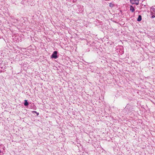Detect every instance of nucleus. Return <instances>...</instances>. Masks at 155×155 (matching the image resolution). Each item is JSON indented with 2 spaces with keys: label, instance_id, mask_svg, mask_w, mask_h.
I'll use <instances>...</instances> for the list:
<instances>
[{
  "label": "nucleus",
  "instance_id": "f257e3e1",
  "mask_svg": "<svg viewBox=\"0 0 155 155\" xmlns=\"http://www.w3.org/2000/svg\"><path fill=\"white\" fill-rule=\"evenodd\" d=\"M57 51H54L51 56V58L54 59H56L58 58L57 55Z\"/></svg>",
  "mask_w": 155,
  "mask_h": 155
},
{
  "label": "nucleus",
  "instance_id": "f03ea898",
  "mask_svg": "<svg viewBox=\"0 0 155 155\" xmlns=\"http://www.w3.org/2000/svg\"><path fill=\"white\" fill-rule=\"evenodd\" d=\"M151 15H153V14H155V6H152L150 8Z\"/></svg>",
  "mask_w": 155,
  "mask_h": 155
},
{
  "label": "nucleus",
  "instance_id": "7ed1b4c3",
  "mask_svg": "<svg viewBox=\"0 0 155 155\" xmlns=\"http://www.w3.org/2000/svg\"><path fill=\"white\" fill-rule=\"evenodd\" d=\"M131 3L133 4H136L137 5L139 4L138 0H130Z\"/></svg>",
  "mask_w": 155,
  "mask_h": 155
},
{
  "label": "nucleus",
  "instance_id": "20e7f679",
  "mask_svg": "<svg viewBox=\"0 0 155 155\" xmlns=\"http://www.w3.org/2000/svg\"><path fill=\"white\" fill-rule=\"evenodd\" d=\"M130 10L132 12H134V11L135 9L132 6H130Z\"/></svg>",
  "mask_w": 155,
  "mask_h": 155
},
{
  "label": "nucleus",
  "instance_id": "39448f33",
  "mask_svg": "<svg viewBox=\"0 0 155 155\" xmlns=\"http://www.w3.org/2000/svg\"><path fill=\"white\" fill-rule=\"evenodd\" d=\"M142 19L141 16L140 15H139L137 19V21H141Z\"/></svg>",
  "mask_w": 155,
  "mask_h": 155
},
{
  "label": "nucleus",
  "instance_id": "423d86ee",
  "mask_svg": "<svg viewBox=\"0 0 155 155\" xmlns=\"http://www.w3.org/2000/svg\"><path fill=\"white\" fill-rule=\"evenodd\" d=\"M24 105L25 106H27L28 105V103L27 101V100H25V101Z\"/></svg>",
  "mask_w": 155,
  "mask_h": 155
},
{
  "label": "nucleus",
  "instance_id": "0eeeda50",
  "mask_svg": "<svg viewBox=\"0 0 155 155\" xmlns=\"http://www.w3.org/2000/svg\"><path fill=\"white\" fill-rule=\"evenodd\" d=\"M109 6L111 7H113L114 6V5L112 3H110L109 4Z\"/></svg>",
  "mask_w": 155,
  "mask_h": 155
},
{
  "label": "nucleus",
  "instance_id": "6e6552de",
  "mask_svg": "<svg viewBox=\"0 0 155 155\" xmlns=\"http://www.w3.org/2000/svg\"><path fill=\"white\" fill-rule=\"evenodd\" d=\"M155 17V16L154 15H152L151 18H153Z\"/></svg>",
  "mask_w": 155,
  "mask_h": 155
},
{
  "label": "nucleus",
  "instance_id": "1a4fd4ad",
  "mask_svg": "<svg viewBox=\"0 0 155 155\" xmlns=\"http://www.w3.org/2000/svg\"><path fill=\"white\" fill-rule=\"evenodd\" d=\"M32 112L33 113H37V112L36 111H32Z\"/></svg>",
  "mask_w": 155,
  "mask_h": 155
},
{
  "label": "nucleus",
  "instance_id": "9d476101",
  "mask_svg": "<svg viewBox=\"0 0 155 155\" xmlns=\"http://www.w3.org/2000/svg\"><path fill=\"white\" fill-rule=\"evenodd\" d=\"M36 114H37V115H39L38 113L37 112V113H36Z\"/></svg>",
  "mask_w": 155,
  "mask_h": 155
},
{
  "label": "nucleus",
  "instance_id": "9b49d317",
  "mask_svg": "<svg viewBox=\"0 0 155 155\" xmlns=\"http://www.w3.org/2000/svg\"><path fill=\"white\" fill-rule=\"evenodd\" d=\"M75 0H74V1H73V2H75Z\"/></svg>",
  "mask_w": 155,
  "mask_h": 155
},
{
  "label": "nucleus",
  "instance_id": "f8f14e48",
  "mask_svg": "<svg viewBox=\"0 0 155 155\" xmlns=\"http://www.w3.org/2000/svg\"><path fill=\"white\" fill-rule=\"evenodd\" d=\"M1 152V150H0V153Z\"/></svg>",
  "mask_w": 155,
  "mask_h": 155
}]
</instances>
